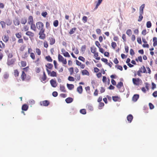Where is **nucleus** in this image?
Listing matches in <instances>:
<instances>
[{"label": "nucleus", "instance_id": "nucleus-1", "mask_svg": "<svg viewBox=\"0 0 157 157\" xmlns=\"http://www.w3.org/2000/svg\"><path fill=\"white\" fill-rule=\"evenodd\" d=\"M28 54H30V56L33 60H34L36 59L35 55L33 52L32 49L31 48H28V52H25L22 56V58L24 59H26L28 57Z\"/></svg>", "mask_w": 157, "mask_h": 157}, {"label": "nucleus", "instance_id": "nucleus-2", "mask_svg": "<svg viewBox=\"0 0 157 157\" xmlns=\"http://www.w3.org/2000/svg\"><path fill=\"white\" fill-rule=\"evenodd\" d=\"M132 81L133 84L136 86H139L142 83V81L139 78H133Z\"/></svg>", "mask_w": 157, "mask_h": 157}, {"label": "nucleus", "instance_id": "nucleus-3", "mask_svg": "<svg viewBox=\"0 0 157 157\" xmlns=\"http://www.w3.org/2000/svg\"><path fill=\"white\" fill-rule=\"evenodd\" d=\"M36 25L37 28L40 30H45L44 28V25L42 22L39 21L37 22L36 24Z\"/></svg>", "mask_w": 157, "mask_h": 157}, {"label": "nucleus", "instance_id": "nucleus-4", "mask_svg": "<svg viewBox=\"0 0 157 157\" xmlns=\"http://www.w3.org/2000/svg\"><path fill=\"white\" fill-rule=\"evenodd\" d=\"M58 59L59 61L60 62H61L64 65L67 64V62L66 59L64 58L60 54H59L58 56Z\"/></svg>", "mask_w": 157, "mask_h": 157}, {"label": "nucleus", "instance_id": "nucleus-5", "mask_svg": "<svg viewBox=\"0 0 157 157\" xmlns=\"http://www.w3.org/2000/svg\"><path fill=\"white\" fill-rule=\"evenodd\" d=\"M45 31V30L40 31L39 33L40 39L44 40L46 36L45 34L44 33Z\"/></svg>", "mask_w": 157, "mask_h": 157}, {"label": "nucleus", "instance_id": "nucleus-6", "mask_svg": "<svg viewBox=\"0 0 157 157\" xmlns=\"http://www.w3.org/2000/svg\"><path fill=\"white\" fill-rule=\"evenodd\" d=\"M47 78V76L46 75L44 71L43 72V75L41 76L40 79L41 82L44 83H45L46 82V80Z\"/></svg>", "mask_w": 157, "mask_h": 157}, {"label": "nucleus", "instance_id": "nucleus-7", "mask_svg": "<svg viewBox=\"0 0 157 157\" xmlns=\"http://www.w3.org/2000/svg\"><path fill=\"white\" fill-rule=\"evenodd\" d=\"M48 40L50 44L51 45H53L55 43V39L53 36L49 37Z\"/></svg>", "mask_w": 157, "mask_h": 157}, {"label": "nucleus", "instance_id": "nucleus-8", "mask_svg": "<svg viewBox=\"0 0 157 157\" xmlns=\"http://www.w3.org/2000/svg\"><path fill=\"white\" fill-rule=\"evenodd\" d=\"M47 73L48 75L51 77H56L57 73L54 71H51L50 70H47Z\"/></svg>", "mask_w": 157, "mask_h": 157}, {"label": "nucleus", "instance_id": "nucleus-9", "mask_svg": "<svg viewBox=\"0 0 157 157\" xmlns=\"http://www.w3.org/2000/svg\"><path fill=\"white\" fill-rule=\"evenodd\" d=\"M27 75L25 73L24 71H22L21 74V78L22 81H26L27 80L26 78Z\"/></svg>", "mask_w": 157, "mask_h": 157}, {"label": "nucleus", "instance_id": "nucleus-10", "mask_svg": "<svg viewBox=\"0 0 157 157\" xmlns=\"http://www.w3.org/2000/svg\"><path fill=\"white\" fill-rule=\"evenodd\" d=\"M25 34L28 36L30 39L33 38L34 36V33L30 31H27L26 33Z\"/></svg>", "mask_w": 157, "mask_h": 157}, {"label": "nucleus", "instance_id": "nucleus-11", "mask_svg": "<svg viewBox=\"0 0 157 157\" xmlns=\"http://www.w3.org/2000/svg\"><path fill=\"white\" fill-rule=\"evenodd\" d=\"M50 83L52 86L53 87H56L57 86V83L56 80L52 79L50 81Z\"/></svg>", "mask_w": 157, "mask_h": 157}, {"label": "nucleus", "instance_id": "nucleus-12", "mask_svg": "<svg viewBox=\"0 0 157 157\" xmlns=\"http://www.w3.org/2000/svg\"><path fill=\"white\" fill-rule=\"evenodd\" d=\"M40 105H41L47 106L49 104V102L47 100H44L40 102Z\"/></svg>", "mask_w": 157, "mask_h": 157}, {"label": "nucleus", "instance_id": "nucleus-13", "mask_svg": "<svg viewBox=\"0 0 157 157\" xmlns=\"http://www.w3.org/2000/svg\"><path fill=\"white\" fill-rule=\"evenodd\" d=\"M45 67H46V71H47V70H51L52 69L53 65L52 64L48 63L45 65Z\"/></svg>", "mask_w": 157, "mask_h": 157}, {"label": "nucleus", "instance_id": "nucleus-14", "mask_svg": "<svg viewBox=\"0 0 157 157\" xmlns=\"http://www.w3.org/2000/svg\"><path fill=\"white\" fill-rule=\"evenodd\" d=\"M15 61V60L13 59L8 60L7 62V64L9 66L13 65L14 64Z\"/></svg>", "mask_w": 157, "mask_h": 157}, {"label": "nucleus", "instance_id": "nucleus-15", "mask_svg": "<svg viewBox=\"0 0 157 157\" xmlns=\"http://www.w3.org/2000/svg\"><path fill=\"white\" fill-rule=\"evenodd\" d=\"M139 94H134L132 98V100L134 101H136L139 98Z\"/></svg>", "mask_w": 157, "mask_h": 157}, {"label": "nucleus", "instance_id": "nucleus-16", "mask_svg": "<svg viewBox=\"0 0 157 157\" xmlns=\"http://www.w3.org/2000/svg\"><path fill=\"white\" fill-rule=\"evenodd\" d=\"M33 17L31 16H29L28 18V23L29 25L30 24H32V23H33Z\"/></svg>", "mask_w": 157, "mask_h": 157}, {"label": "nucleus", "instance_id": "nucleus-17", "mask_svg": "<svg viewBox=\"0 0 157 157\" xmlns=\"http://www.w3.org/2000/svg\"><path fill=\"white\" fill-rule=\"evenodd\" d=\"M19 72L17 69L14 70L13 71V74L15 77H18L19 76Z\"/></svg>", "mask_w": 157, "mask_h": 157}, {"label": "nucleus", "instance_id": "nucleus-18", "mask_svg": "<svg viewBox=\"0 0 157 157\" xmlns=\"http://www.w3.org/2000/svg\"><path fill=\"white\" fill-rule=\"evenodd\" d=\"M81 72L82 75H86L89 76L90 75L89 72L86 70H84L82 71Z\"/></svg>", "mask_w": 157, "mask_h": 157}, {"label": "nucleus", "instance_id": "nucleus-19", "mask_svg": "<svg viewBox=\"0 0 157 157\" xmlns=\"http://www.w3.org/2000/svg\"><path fill=\"white\" fill-rule=\"evenodd\" d=\"M83 89L82 86H79L77 88V91L80 94L82 93Z\"/></svg>", "mask_w": 157, "mask_h": 157}, {"label": "nucleus", "instance_id": "nucleus-20", "mask_svg": "<svg viewBox=\"0 0 157 157\" xmlns=\"http://www.w3.org/2000/svg\"><path fill=\"white\" fill-rule=\"evenodd\" d=\"M73 99L71 97H69L65 99V101L67 103H70L73 101Z\"/></svg>", "mask_w": 157, "mask_h": 157}, {"label": "nucleus", "instance_id": "nucleus-21", "mask_svg": "<svg viewBox=\"0 0 157 157\" xmlns=\"http://www.w3.org/2000/svg\"><path fill=\"white\" fill-rule=\"evenodd\" d=\"M140 71L141 73H147L146 70L145 69V67L144 66H143L142 67H141L140 68Z\"/></svg>", "mask_w": 157, "mask_h": 157}, {"label": "nucleus", "instance_id": "nucleus-22", "mask_svg": "<svg viewBox=\"0 0 157 157\" xmlns=\"http://www.w3.org/2000/svg\"><path fill=\"white\" fill-rule=\"evenodd\" d=\"M133 118V116L131 114H129L128 115L127 117V120L130 123H131L132 122Z\"/></svg>", "mask_w": 157, "mask_h": 157}, {"label": "nucleus", "instance_id": "nucleus-23", "mask_svg": "<svg viewBox=\"0 0 157 157\" xmlns=\"http://www.w3.org/2000/svg\"><path fill=\"white\" fill-rule=\"evenodd\" d=\"M2 40L5 42H7L9 40V36L8 35H5L2 37Z\"/></svg>", "mask_w": 157, "mask_h": 157}, {"label": "nucleus", "instance_id": "nucleus-24", "mask_svg": "<svg viewBox=\"0 0 157 157\" xmlns=\"http://www.w3.org/2000/svg\"><path fill=\"white\" fill-rule=\"evenodd\" d=\"M67 86L68 88L70 90H72L74 88V86L72 84H69L67 83Z\"/></svg>", "mask_w": 157, "mask_h": 157}, {"label": "nucleus", "instance_id": "nucleus-25", "mask_svg": "<svg viewBox=\"0 0 157 157\" xmlns=\"http://www.w3.org/2000/svg\"><path fill=\"white\" fill-rule=\"evenodd\" d=\"M153 46L155 47L157 45V38L156 37H155L153 38Z\"/></svg>", "mask_w": 157, "mask_h": 157}, {"label": "nucleus", "instance_id": "nucleus-26", "mask_svg": "<svg viewBox=\"0 0 157 157\" xmlns=\"http://www.w3.org/2000/svg\"><path fill=\"white\" fill-rule=\"evenodd\" d=\"M28 109V106L27 104H24L22 106V109L23 110L26 111Z\"/></svg>", "mask_w": 157, "mask_h": 157}, {"label": "nucleus", "instance_id": "nucleus-27", "mask_svg": "<svg viewBox=\"0 0 157 157\" xmlns=\"http://www.w3.org/2000/svg\"><path fill=\"white\" fill-rule=\"evenodd\" d=\"M145 4H142L140 7L139 13H144V8Z\"/></svg>", "mask_w": 157, "mask_h": 157}, {"label": "nucleus", "instance_id": "nucleus-28", "mask_svg": "<svg viewBox=\"0 0 157 157\" xmlns=\"http://www.w3.org/2000/svg\"><path fill=\"white\" fill-rule=\"evenodd\" d=\"M15 35L16 37L18 39H20L22 37V33L21 32L16 33Z\"/></svg>", "mask_w": 157, "mask_h": 157}, {"label": "nucleus", "instance_id": "nucleus-29", "mask_svg": "<svg viewBox=\"0 0 157 157\" xmlns=\"http://www.w3.org/2000/svg\"><path fill=\"white\" fill-rule=\"evenodd\" d=\"M30 25H31V29L34 31H36V28L35 24L33 23Z\"/></svg>", "mask_w": 157, "mask_h": 157}, {"label": "nucleus", "instance_id": "nucleus-30", "mask_svg": "<svg viewBox=\"0 0 157 157\" xmlns=\"http://www.w3.org/2000/svg\"><path fill=\"white\" fill-rule=\"evenodd\" d=\"M93 54H94V57L96 58V59L98 60H99L100 59V57H98V52H96Z\"/></svg>", "mask_w": 157, "mask_h": 157}, {"label": "nucleus", "instance_id": "nucleus-31", "mask_svg": "<svg viewBox=\"0 0 157 157\" xmlns=\"http://www.w3.org/2000/svg\"><path fill=\"white\" fill-rule=\"evenodd\" d=\"M102 0H98V2H97L96 5L95 6V8L94 9V10H96L97 9L98 7V6L100 5L101 2H102Z\"/></svg>", "mask_w": 157, "mask_h": 157}, {"label": "nucleus", "instance_id": "nucleus-32", "mask_svg": "<svg viewBox=\"0 0 157 157\" xmlns=\"http://www.w3.org/2000/svg\"><path fill=\"white\" fill-rule=\"evenodd\" d=\"M36 52L38 56H40L41 54V51L38 48H36L35 49Z\"/></svg>", "mask_w": 157, "mask_h": 157}, {"label": "nucleus", "instance_id": "nucleus-33", "mask_svg": "<svg viewBox=\"0 0 157 157\" xmlns=\"http://www.w3.org/2000/svg\"><path fill=\"white\" fill-rule=\"evenodd\" d=\"M139 14L140 15L139 17V18L138 20V21L139 22H140L142 20L143 18V16H142L143 14V13H139Z\"/></svg>", "mask_w": 157, "mask_h": 157}, {"label": "nucleus", "instance_id": "nucleus-34", "mask_svg": "<svg viewBox=\"0 0 157 157\" xmlns=\"http://www.w3.org/2000/svg\"><path fill=\"white\" fill-rule=\"evenodd\" d=\"M123 86V83L122 82H119L117 85V87L118 88L120 89L121 87Z\"/></svg>", "mask_w": 157, "mask_h": 157}, {"label": "nucleus", "instance_id": "nucleus-35", "mask_svg": "<svg viewBox=\"0 0 157 157\" xmlns=\"http://www.w3.org/2000/svg\"><path fill=\"white\" fill-rule=\"evenodd\" d=\"M27 19L26 18H22L21 20V23L25 25L27 22Z\"/></svg>", "mask_w": 157, "mask_h": 157}, {"label": "nucleus", "instance_id": "nucleus-36", "mask_svg": "<svg viewBox=\"0 0 157 157\" xmlns=\"http://www.w3.org/2000/svg\"><path fill=\"white\" fill-rule=\"evenodd\" d=\"M85 89L86 91L88 94H91V92L90 91V88L89 86H87V87H85Z\"/></svg>", "mask_w": 157, "mask_h": 157}, {"label": "nucleus", "instance_id": "nucleus-37", "mask_svg": "<svg viewBox=\"0 0 157 157\" xmlns=\"http://www.w3.org/2000/svg\"><path fill=\"white\" fill-rule=\"evenodd\" d=\"M60 90L62 92H65L66 91L65 86L63 85H60Z\"/></svg>", "mask_w": 157, "mask_h": 157}, {"label": "nucleus", "instance_id": "nucleus-38", "mask_svg": "<svg viewBox=\"0 0 157 157\" xmlns=\"http://www.w3.org/2000/svg\"><path fill=\"white\" fill-rule=\"evenodd\" d=\"M90 50L92 53H94L97 52V48L95 47H91L90 48Z\"/></svg>", "mask_w": 157, "mask_h": 157}, {"label": "nucleus", "instance_id": "nucleus-39", "mask_svg": "<svg viewBox=\"0 0 157 157\" xmlns=\"http://www.w3.org/2000/svg\"><path fill=\"white\" fill-rule=\"evenodd\" d=\"M76 29V28L74 27L73 28L70 30L69 33L70 34H73L75 33Z\"/></svg>", "mask_w": 157, "mask_h": 157}, {"label": "nucleus", "instance_id": "nucleus-40", "mask_svg": "<svg viewBox=\"0 0 157 157\" xmlns=\"http://www.w3.org/2000/svg\"><path fill=\"white\" fill-rule=\"evenodd\" d=\"M111 45L112 48L114 49L117 46L116 43L114 42H112L111 43Z\"/></svg>", "mask_w": 157, "mask_h": 157}, {"label": "nucleus", "instance_id": "nucleus-41", "mask_svg": "<svg viewBox=\"0 0 157 157\" xmlns=\"http://www.w3.org/2000/svg\"><path fill=\"white\" fill-rule=\"evenodd\" d=\"M45 59L48 62H52V59L49 56H46Z\"/></svg>", "mask_w": 157, "mask_h": 157}, {"label": "nucleus", "instance_id": "nucleus-42", "mask_svg": "<svg viewBox=\"0 0 157 157\" xmlns=\"http://www.w3.org/2000/svg\"><path fill=\"white\" fill-rule=\"evenodd\" d=\"M80 112L81 114L84 115L86 114V109H80Z\"/></svg>", "mask_w": 157, "mask_h": 157}, {"label": "nucleus", "instance_id": "nucleus-43", "mask_svg": "<svg viewBox=\"0 0 157 157\" xmlns=\"http://www.w3.org/2000/svg\"><path fill=\"white\" fill-rule=\"evenodd\" d=\"M126 33L129 36H131L132 33V32L130 29H128L126 32Z\"/></svg>", "mask_w": 157, "mask_h": 157}, {"label": "nucleus", "instance_id": "nucleus-44", "mask_svg": "<svg viewBox=\"0 0 157 157\" xmlns=\"http://www.w3.org/2000/svg\"><path fill=\"white\" fill-rule=\"evenodd\" d=\"M58 25H59V21H58V20H55L53 22V25H54V26H55V27H57V26H58Z\"/></svg>", "mask_w": 157, "mask_h": 157}, {"label": "nucleus", "instance_id": "nucleus-45", "mask_svg": "<svg viewBox=\"0 0 157 157\" xmlns=\"http://www.w3.org/2000/svg\"><path fill=\"white\" fill-rule=\"evenodd\" d=\"M14 23L15 25H18L20 24V21L18 19H16L14 21Z\"/></svg>", "mask_w": 157, "mask_h": 157}, {"label": "nucleus", "instance_id": "nucleus-46", "mask_svg": "<svg viewBox=\"0 0 157 157\" xmlns=\"http://www.w3.org/2000/svg\"><path fill=\"white\" fill-rule=\"evenodd\" d=\"M21 65L22 67H25L26 65V62L25 61H22L21 62Z\"/></svg>", "mask_w": 157, "mask_h": 157}, {"label": "nucleus", "instance_id": "nucleus-47", "mask_svg": "<svg viewBox=\"0 0 157 157\" xmlns=\"http://www.w3.org/2000/svg\"><path fill=\"white\" fill-rule=\"evenodd\" d=\"M146 26L147 28H150L151 26V23L150 21H148L147 22Z\"/></svg>", "mask_w": 157, "mask_h": 157}, {"label": "nucleus", "instance_id": "nucleus-48", "mask_svg": "<svg viewBox=\"0 0 157 157\" xmlns=\"http://www.w3.org/2000/svg\"><path fill=\"white\" fill-rule=\"evenodd\" d=\"M69 71L71 75H72L74 73V68L73 67H70L69 69Z\"/></svg>", "mask_w": 157, "mask_h": 157}, {"label": "nucleus", "instance_id": "nucleus-49", "mask_svg": "<svg viewBox=\"0 0 157 157\" xmlns=\"http://www.w3.org/2000/svg\"><path fill=\"white\" fill-rule=\"evenodd\" d=\"M44 46L46 48H47L48 47V45L47 42L46 41H44L43 43Z\"/></svg>", "mask_w": 157, "mask_h": 157}, {"label": "nucleus", "instance_id": "nucleus-50", "mask_svg": "<svg viewBox=\"0 0 157 157\" xmlns=\"http://www.w3.org/2000/svg\"><path fill=\"white\" fill-rule=\"evenodd\" d=\"M113 100L114 101H118L119 98L118 96H113Z\"/></svg>", "mask_w": 157, "mask_h": 157}, {"label": "nucleus", "instance_id": "nucleus-51", "mask_svg": "<svg viewBox=\"0 0 157 157\" xmlns=\"http://www.w3.org/2000/svg\"><path fill=\"white\" fill-rule=\"evenodd\" d=\"M5 47V44L3 43L2 41H0V48H4Z\"/></svg>", "mask_w": 157, "mask_h": 157}, {"label": "nucleus", "instance_id": "nucleus-52", "mask_svg": "<svg viewBox=\"0 0 157 157\" xmlns=\"http://www.w3.org/2000/svg\"><path fill=\"white\" fill-rule=\"evenodd\" d=\"M87 18L86 16H84L82 18V20L83 21L84 23H85L87 21Z\"/></svg>", "mask_w": 157, "mask_h": 157}, {"label": "nucleus", "instance_id": "nucleus-53", "mask_svg": "<svg viewBox=\"0 0 157 157\" xmlns=\"http://www.w3.org/2000/svg\"><path fill=\"white\" fill-rule=\"evenodd\" d=\"M29 104L30 105H33L35 103V101L33 99H31L29 101Z\"/></svg>", "mask_w": 157, "mask_h": 157}, {"label": "nucleus", "instance_id": "nucleus-54", "mask_svg": "<svg viewBox=\"0 0 157 157\" xmlns=\"http://www.w3.org/2000/svg\"><path fill=\"white\" fill-rule=\"evenodd\" d=\"M78 59L79 60L82 61L83 62H85V59L82 56H80L78 58Z\"/></svg>", "mask_w": 157, "mask_h": 157}, {"label": "nucleus", "instance_id": "nucleus-55", "mask_svg": "<svg viewBox=\"0 0 157 157\" xmlns=\"http://www.w3.org/2000/svg\"><path fill=\"white\" fill-rule=\"evenodd\" d=\"M0 23L2 25V28H4L6 26V23L4 21H2L0 22Z\"/></svg>", "mask_w": 157, "mask_h": 157}, {"label": "nucleus", "instance_id": "nucleus-56", "mask_svg": "<svg viewBox=\"0 0 157 157\" xmlns=\"http://www.w3.org/2000/svg\"><path fill=\"white\" fill-rule=\"evenodd\" d=\"M136 60L138 62V61H140V62H142V58L141 56H139L138 57V59H136Z\"/></svg>", "mask_w": 157, "mask_h": 157}, {"label": "nucleus", "instance_id": "nucleus-57", "mask_svg": "<svg viewBox=\"0 0 157 157\" xmlns=\"http://www.w3.org/2000/svg\"><path fill=\"white\" fill-rule=\"evenodd\" d=\"M63 55L64 56L66 57H70V55L67 52H65V53H64Z\"/></svg>", "mask_w": 157, "mask_h": 157}, {"label": "nucleus", "instance_id": "nucleus-58", "mask_svg": "<svg viewBox=\"0 0 157 157\" xmlns=\"http://www.w3.org/2000/svg\"><path fill=\"white\" fill-rule=\"evenodd\" d=\"M68 80L71 81H75V79L72 76H69L68 77Z\"/></svg>", "mask_w": 157, "mask_h": 157}, {"label": "nucleus", "instance_id": "nucleus-59", "mask_svg": "<svg viewBox=\"0 0 157 157\" xmlns=\"http://www.w3.org/2000/svg\"><path fill=\"white\" fill-rule=\"evenodd\" d=\"M75 79L79 81L80 79V76L79 75L77 74L75 76Z\"/></svg>", "mask_w": 157, "mask_h": 157}, {"label": "nucleus", "instance_id": "nucleus-60", "mask_svg": "<svg viewBox=\"0 0 157 157\" xmlns=\"http://www.w3.org/2000/svg\"><path fill=\"white\" fill-rule=\"evenodd\" d=\"M95 44L98 48L101 47V45L98 41H95Z\"/></svg>", "mask_w": 157, "mask_h": 157}, {"label": "nucleus", "instance_id": "nucleus-61", "mask_svg": "<svg viewBox=\"0 0 157 157\" xmlns=\"http://www.w3.org/2000/svg\"><path fill=\"white\" fill-rule=\"evenodd\" d=\"M131 40L133 41H134L136 40V36L134 34L132 35V36L131 37Z\"/></svg>", "mask_w": 157, "mask_h": 157}, {"label": "nucleus", "instance_id": "nucleus-62", "mask_svg": "<svg viewBox=\"0 0 157 157\" xmlns=\"http://www.w3.org/2000/svg\"><path fill=\"white\" fill-rule=\"evenodd\" d=\"M137 42L139 44H141L142 41L141 38L140 37H138L137 39Z\"/></svg>", "mask_w": 157, "mask_h": 157}, {"label": "nucleus", "instance_id": "nucleus-63", "mask_svg": "<svg viewBox=\"0 0 157 157\" xmlns=\"http://www.w3.org/2000/svg\"><path fill=\"white\" fill-rule=\"evenodd\" d=\"M48 14V13L46 12H43L41 13V15L44 17H46L47 15Z\"/></svg>", "mask_w": 157, "mask_h": 157}, {"label": "nucleus", "instance_id": "nucleus-64", "mask_svg": "<svg viewBox=\"0 0 157 157\" xmlns=\"http://www.w3.org/2000/svg\"><path fill=\"white\" fill-rule=\"evenodd\" d=\"M23 30L25 31H27L29 30V27L26 25H25L23 27Z\"/></svg>", "mask_w": 157, "mask_h": 157}]
</instances>
